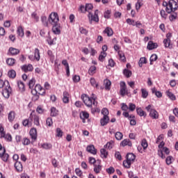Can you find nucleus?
Masks as SVG:
<instances>
[{
  "instance_id": "1",
  "label": "nucleus",
  "mask_w": 178,
  "mask_h": 178,
  "mask_svg": "<svg viewBox=\"0 0 178 178\" xmlns=\"http://www.w3.org/2000/svg\"><path fill=\"white\" fill-rule=\"evenodd\" d=\"M93 8L94 7L92 6V4L91 3H88L86 5V12H88V17L90 24H92V22H95V23L99 22V17H98V10H96L95 11L94 15L91 12H90V10H92Z\"/></svg>"
},
{
  "instance_id": "2",
  "label": "nucleus",
  "mask_w": 178,
  "mask_h": 178,
  "mask_svg": "<svg viewBox=\"0 0 178 178\" xmlns=\"http://www.w3.org/2000/svg\"><path fill=\"white\" fill-rule=\"evenodd\" d=\"M163 6L166 8L165 12H167L168 13L176 12V10H177L178 9L177 2H176L175 0H170L168 3L166 1H163Z\"/></svg>"
},
{
  "instance_id": "3",
  "label": "nucleus",
  "mask_w": 178,
  "mask_h": 178,
  "mask_svg": "<svg viewBox=\"0 0 178 178\" xmlns=\"http://www.w3.org/2000/svg\"><path fill=\"white\" fill-rule=\"evenodd\" d=\"M81 98L83 102V104H85L88 108H92V105H94V106H97V104H98L97 102H95V98L94 97H89L88 95L86 94H83Z\"/></svg>"
},
{
  "instance_id": "4",
  "label": "nucleus",
  "mask_w": 178,
  "mask_h": 178,
  "mask_svg": "<svg viewBox=\"0 0 178 178\" xmlns=\"http://www.w3.org/2000/svg\"><path fill=\"white\" fill-rule=\"evenodd\" d=\"M49 24L51 26L59 24V15L56 13H51L49 16Z\"/></svg>"
},
{
  "instance_id": "5",
  "label": "nucleus",
  "mask_w": 178,
  "mask_h": 178,
  "mask_svg": "<svg viewBox=\"0 0 178 178\" xmlns=\"http://www.w3.org/2000/svg\"><path fill=\"white\" fill-rule=\"evenodd\" d=\"M146 111L149 113V116L152 119H158L159 118V114L158 113V111L152 108V106L148 105L145 108Z\"/></svg>"
},
{
  "instance_id": "6",
  "label": "nucleus",
  "mask_w": 178,
  "mask_h": 178,
  "mask_svg": "<svg viewBox=\"0 0 178 178\" xmlns=\"http://www.w3.org/2000/svg\"><path fill=\"white\" fill-rule=\"evenodd\" d=\"M31 92L33 95H37V94H39V95H45V89L41 87V85L37 84L35 86V88L31 90Z\"/></svg>"
},
{
  "instance_id": "7",
  "label": "nucleus",
  "mask_w": 178,
  "mask_h": 178,
  "mask_svg": "<svg viewBox=\"0 0 178 178\" xmlns=\"http://www.w3.org/2000/svg\"><path fill=\"white\" fill-rule=\"evenodd\" d=\"M0 158L3 161V162H8L9 159V154L6 153L5 147H2V145L0 144Z\"/></svg>"
},
{
  "instance_id": "8",
  "label": "nucleus",
  "mask_w": 178,
  "mask_h": 178,
  "mask_svg": "<svg viewBox=\"0 0 178 178\" xmlns=\"http://www.w3.org/2000/svg\"><path fill=\"white\" fill-rule=\"evenodd\" d=\"M12 94V88L10 87V84H8L7 86L4 87V89L2 90V95L4 98L7 99L10 97Z\"/></svg>"
},
{
  "instance_id": "9",
  "label": "nucleus",
  "mask_w": 178,
  "mask_h": 178,
  "mask_svg": "<svg viewBox=\"0 0 178 178\" xmlns=\"http://www.w3.org/2000/svg\"><path fill=\"white\" fill-rule=\"evenodd\" d=\"M41 58L40 49L38 48H35L34 50V56L33 55L29 56V59L30 60H37V62H40V59Z\"/></svg>"
},
{
  "instance_id": "10",
  "label": "nucleus",
  "mask_w": 178,
  "mask_h": 178,
  "mask_svg": "<svg viewBox=\"0 0 178 178\" xmlns=\"http://www.w3.org/2000/svg\"><path fill=\"white\" fill-rule=\"evenodd\" d=\"M0 138H5L7 141H12V135L9 134L6 135L3 127H0Z\"/></svg>"
},
{
  "instance_id": "11",
  "label": "nucleus",
  "mask_w": 178,
  "mask_h": 178,
  "mask_svg": "<svg viewBox=\"0 0 178 178\" xmlns=\"http://www.w3.org/2000/svg\"><path fill=\"white\" fill-rule=\"evenodd\" d=\"M120 94L122 97H124L127 94V86H126V82L124 81L120 82Z\"/></svg>"
},
{
  "instance_id": "12",
  "label": "nucleus",
  "mask_w": 178,
  "mask_h": 178,
  "mask_svg": "<svg viewBox=\"0 0 178 178\" xmlns=\"http://www.w3.org/2000/svg\"><path fill=\"white\" fill-rule=\"evenodd\" d=\"M29 119H31V122H33V123L35 126H40V117L38 115L31 113Z\"/></svg>"
},
{
  "instance_id": "13",
  "label": "nucleus",
  "mask_w": 178,
  "mask_h": 178,
  "mask_svg": "<svg viewBox=\"0 0 178 178\" xmlns=\"http://www.w3.org/2000/svg\"><path fill=\"white\" fill-rule=\"evenodd\" d=\"M29 134L32 140V143H35V141H37V129L32 128L29 131Z\"/></svg>"
},
{
  "instance_id": "14",
  "label": "nucleus",
  "mask_w": 178,
  "mask_h": 178,
  "mask_svg": "<svg viewBox=\"0 0 178 178\" xmlns=\"http://www.w3.org/2000/svg\"><path fill=\"white\" fill-rule=\"evenodd\" d=\"M21 69L25 73H27L29 72H33V70H34V67H33V65L31 64L24 65L21 67Z\"/></svg>"
},
{
  "instance_id": "15",
  "label": "nucleus",
  "mask_w": 178,
  "mask_h": 178,
  "mask_svg": "<svg viewBox=\"0 0 178 178\" xmlns=\"http://www.w3.org/2000/svg\"><path fill=\"white\" fill-rule=\"evenodd\" d=\"M70 95L67 91L63 92V102L64 104H69Z\"/></svg>"
},
{
  "instance_id": "16",
  "label": "nucleus",
  "mask_w": 178,
  "mask_h": 178,
  "mask_svg": "<svg viewBox=\"0 0 178 178\" xmlns=\"http://www.w3.org/2000/svg\"><path fill=\"white\" fill-rule=\"evenodd\" d=\"M156 48H158V44L154 43L152 41H149L147 44V49H149V51H152V49H156Z\"/></svg>"
},
{
  "instance_id": "17",
  "label": "nucleus",
  "mask_w": 178,
  "mask_h": 178,
  "mask_svg": "<svg viewBox=\"0 0 178 178\" xmlns=\"http://www.w3.org/2000/svg\"><path fill=\"white\" fill-rule=\"evenodd\" d=\"M100 123L102 126H106L108 123H109V117L108 116H103V118L100 120Z\"/></svg>"
},
{
  "instance_id": "18",
  "label": "nucleus",
  "mask_w": 178,
  "mask_h": 178,
  "mask_svg": "<svg viewBox=\"0 0 178 178\" xmlns=\"http://www.w3.org/2000/svg\"><path fill=\"white\" fill-rule=\"evenodd\" d=\"M60 25L57 24V25H53L52 31L54 34H60Z\"/></svg>"
},
{
  "instance_id": "19",
  "label": "nucleus",
  "mask_w": 178,
  "mask_h": 178,
  "mask_svg": "<svg viewBox=\"0 0 178 178\" xmlns=\"http://www.w3.org/2000/svg\"><path fill=\"white\" fill-rule=\"evenodd\" d=\"M86 151L88 152H90V154H92L93 155H95L97 154V149H95V147L94 145H89L86 147Z\"/></svg>"
},
{
  "instance_id": "20",
  "label": "nucleus",
  "mask_w": 178,
  "mask_h": 178,
  "mask_svg": "<svg viewBox=\"0 0 178 178\" xmlns=\"http://www.w3.org/2000/svg\"><path fill=\"white\" fill-rule=\"evenodd\" d=\"M41 22L44 27H49V21L46 16L41 17Z\"/></svg>"
},
{
  "instance_id": "21",
  "label": "nucleus",
  "mask_w": 178,
  "mask_h": 178,
  "mask_svg": "<svg viewBox=\"0 0 178 178\" xmlns=\"http://www.w3.org/2000/svg\"><path fill=\"white\" fill-rule=\"evenodd\" d=\"M62 65L65 66L67 76H70V70L69 69V63L67 60H63Z\"/></svg>"
},
{
  "instance_id": "22",
  "label": "nucleus",
  "mask_w": 178,
  "mask_h": 178,
  "mask_svg": "<svg viewBox=\"0 0 178 178\" xmlns=\"http://www.w3.org/2000/svg\"><path fill=\"white\" fill-rule=\"evenodd\" d=\"M103 33H104V34H107L108 37H112V35H113V30L110 27H106Z\"/></svg>"
},
{
  "instance_id": "23",
  "label": "nucleus",
  "mask_w": 178,
  "mask_h": 178,
  "mask_svg": "<svg viewBox=\"0 0 178 178\" xmlns=\"http://www.w3.org/2000/svg\"><path fill=\"white\" fill-rule=\"evenodd\" d=\"M15 168L17 172H22L23 170V165H22L20 161L15 162Z\"/></svg>"
},
{
  "instance_id": "24",
  "label": "nucleus",
  "mask_w": 178,
  "mask_h": 178,
  "mask_svg": "<svg viewBox=\"0 0 178 178\" xmlns=\"http://www.w3.org/2000/svg\"><path fill=\"white\" fill-rule=\"evenodd\" d=\"M120 145H122V147H126V145H128V147H131L133 144L129 139H124L121 142Z\"/></svg>"
},
{
  "instance_id": "25",
  "label": "nucleus",
  "mask_w": 178,
  "mask_h": 178,
  "mask_svg": "<svg viewBox=\"0 0 178 178\" xmlns=\"http://www.w3.org/2000/svg\"><path fill=\"white\" fill-rule=\"evenodd\" d=\"M9 52L13 56L19 55V54H20V50H19V49H17L16 48L10 47Z\"/></svg>"
},
{
  "instance_id": "26",
  "label": "nucleus",
  "mask_w": 178,
  "mask_h": 178,
  "mask_svg": "<svg viewBox=\"0 0 178 178\" xmlns=\"http://www.w3.org/2000/svg\"><path fill=\"white\" fill-rule=\"evenodd\" d=\"M17 86H18L19 90V91H21V92H23L24 91H25L26 88L24 86V83H23V81H18Z\"/></svg>"
},
{
  "instance_id": "27",
  "label": "nucleus",
  "mask_w": 178,
  "mask_h": 178,
  "mask_svg": "<svg viewBox=\"0 0 178 178\" xmlns=\"http://www.w3.org/2000/svg\"><path fill=\"white\" fill-rule=\"evenodd\" d=\"M90 83L92 87H95V88H99V83L98 82H97V81H95V78H90Z\"/></svg>"
},
{
  "instance_id": "28",
  "label": "nucleus",
  "mask_w": 178,
  "mask_h": 178,
  "mask_svg": "<svg viewBox=\"0 0 178 178\" xmlns=\"http://www.w3.org/2000/svg\"><path fill=\"white\" fill-rule=\"evenodd\" d=\"M127 159L133 163L136 160V155L133 153H129L127 155Z\"/></svg>"
},
{
  "instance_id": "29",
  "label": "nucleus",
  "mask_w": 178,
  "mask_h": 178,
  "mask_svg": "<svg viewBox=\"0 0 178 178\" xmlns=\"http://www.w3.org/2000/svg\"><path fill=\"white\" fill-rule=\"evenodd\" d=\"M59 111L55 107H51L50 116L55 118V116H58Z\"/></svg>"
},
{
  "instance_id": "30",
  "label": "nucleus",
  "mask_w": 178,
  "mask_h": 178,
  "mask_svg": "<svg viewBox=\"0 0 178 178\" xmlns=\"http://www.w3.org/2000/svg\"><path fill=\"white\" fill-rule=\"evenodd\" d=\"M104 84L105 86V90H111V86L112 83L109 81V79H105L104 81Z\"/></svg>"
},
{
  "instance_id": "31",
  "label": "nucleus",
  "mask_w": 178,
  "mask_h": 178,
  "mask_svg": "<svg viewBox=\"0 0 178 178\" xmlns=\"http://www.w3.org/2000/svg\"><path fill=\"white\" fill-rule=\"evenodd\" d=\"M152 94H155V95H156V97H157V98H161V97H162V92H161V91L156 90V88H152Z\"/></svg>"
},
{
  "instance_id": "32",
  "label": "nucleus",
  "mask_w": 178,
  "mask_h": 178,
  "mask_svg": "<svg viewBox=\"0 0 178 178\" xmlns=\"http://www.w3.org/2000/svg\"><path fill=\"white\" fill-rule=\"evenodd\" d=\"M17 33L19 37H24V30L23 29V27L19 26Z\"/></svg>"
},
{
  "instance_id": "33",
  "label": "nucleus",
  "mask_w": 178,
  "mask_h": 178,
  "mask_svg": "<svg viewBox=\"0 0 178 178\" xmlns=\"http://www.w3.org/2000/svg\"><path fill=\"white\" fill-rule=\"evenodd\" d=\"M166 95L170 99H172V101H176V96L172 92L169 90L166 91Z\"/></svg>"
},
{
  "instance_id": "34",
  "label": "nucleus",
  "mask_w": 178,
  "mask_h": 178,
  "mask_svg": "<svg viewBox=\"0 0 178 178\" xmlns=\"http://www.w3.org/2000/svg\"><path fill=\"white\" fill-rule=\"evenodd\" d=\"M131 161H129L128 159L123 161V166L127 169H130V166H131Z\"/></svg>"
},
{
  "instance_id": "35",
  "label": "nucleus",
  "mask_w": 178,
  "mask_h": 178,
  "mask_svg": "<svg viewBox=\"0 0 178 178\" xmlns=\"http://www.w3.org/2000/svg\"><path fill=\"white\" fill-rule=\"evenodd\" d=\"M101 158H108V152L105 149H100Z\"/></svg>"
},
{
  "instance_id": "36",
  "label": "nucleus",
  "mask_w": 178,
  "mask_h": 178,
  "mask_svg": "<svg viewBox=\"0 0 178 178\" xmlns=\"http://www.w3.org/2000/svg\"><path fill=\"white\" fill-rule=\"evenodd\" d=\"M6 63L8 66H13L16 63V60L15 58H8L6 60Z\"/></svg>"
},
{
  "instance_id": "37",
  "label": "nucleus",
  "mask_w": 178,
  "mask_h": 178,
  "mask_svg": "<svg viewBox=\"0 0 178 178\" xmlns=\"http://www.w3.org/2000/svg\"><path fill=\"white\" fill-rule=\"evenodd\" d=\"M7 86H9V81L0 79V88H3Z\"/></svg>"
},
{
  "instance_id": "38",
  "label": "nucleus",
  "mask_w": 178,
  "mask_h": 178,
  "mask_svg": "<svg viewBox=\"0 0 178 178\" xmlns=\"http://www.w3.org/2000/svg\"><path fill=\"white\" fill-rule=\"evenodd\" d=\"M8 75L10 79H15L16 77V71L11 70L8 71Z\"/></svg>"
},
{
  "instance_id": "39",
  "label": "nucleus",
  "mask_w": 178,
  "mask_h": 178,
  "mask_svg": "<svg viewBox=\"0 0 178 178\" xmlns=\"http://www.w3.org/2000/svg\"><path fill=\"white\" fill-rule=\"evenodd\" d=\"M94 172L95 173H99V172H101V170H102V166L101 165H94Z\"/></svg>"
},
{
  "instance_id": "40",
  "label": "nucleus",
  "mask_w": 178,
  "mask_h": 178,
  "mask_svg": "<svg viewBox=\"0 0 178 178\" xmlns=\"http://www.w3.org/2000/svg\"><path fill=\"white\" fill-rule=\"evenodd\" d=\"M97 70V67L92 65L89 68L88 70V73L89 74H90L91 76H92V74H95V71Z\"/></svg>"
},
{
  "instance_id": "41",
  "label": "nucleus",
  "mask_w": 178,
  "mask_h": 178,
  "mask_svg": "<svg viewBox=\"0 0 178 178\" xmlns=\"http://www.w3.org/2000/svg\"><path fill=\"white\" fill-rule=\"evenodd\" d=\"M136 112L138 113V115H139V116H146L147 115L145 114V112H144V111H143V109L141 108H136Z\"/></svg>"
},
{
  "instance_id": "42",
  "label": "nucleus",
  "mask_w": 178,
  "mask_h": 178,
  "mask_svg": "<svg viewBox=\"0 0 178 178\" xmlns=\"http://www.w3.org/2000/svg\"><path fill=\"white\" fill-rule=\"evenodd\" d=\"M41 147L44 148V149H51L52 145L51 143H43L41 145Z\"/></svg>"
},
{
  "instance_id": "43",
  "label": "nucleus",
  "mask_w": 178,
  "mask_h": 178,
  "mask_svg": "<svg viewBox=\"0 0 178 178\" xmlns=\"http://www.w3.org/2000/svg\"><path fill=\"white\" fill-rule=\"evenodd\" d=\"M147 63V58L145 57L140 58L138 65L140 67H143V65Z\"/></svg>"
},
{
  "instance_id": "44",
  "label": "nucleus",
  "mask_w": 178,
  "mask_h": 178,
  "mask_svg": "<svg viewBox=\"0 0 178 178\" xmlns=\"http://www.w3.org/2000/svg\"><path fill=\"white\" fill-rule=\"evenodd\" d=\"M105 58H106V53L105 51H102L99 56V60H100V62H104Z\"/></svg>"
},
{
  "instance_id": "45",
  "label": "nucleus",
  "mask_w": 178,
  "mask_h": 178,
  "mask_svg": "<svg viewBox=\"0 0 178 178\" xmlns=\"http://www.w3.org/2000/svg\"><path fill=\"white\" fill-rule=\"evenodd\" d=\"M123 74L127 76V79H129V77H130L132 74L131 71L127 70V69H124L123 71Z\"/></svg>"
},
{
  "instance_id": "46",
  "label": "nucleus",
  "mask_w": 178,
  "mask_h": 178,
  "mask_svg": "<svg viewBox=\"0 0 178 178\" xmlns=\"http://www.w3.org/2000/svg\"><path fill=\"white\" fill-rule=\"evenodd\" d=\"M9 122H13L15 120V112L10 111L8 114Z\"/></svg>"
},
{
  "instance_id": "47",
  "label": "nucleus",
  "mask_w": 178,
  "mask_h": 178,
  "mask_svg": "<svg viewBox=\"0 0 178 178\" xmlns=\"http://www.w3.org/2000/svg\"><path fill=\"white\" fill-rule=\"evenodd\" d=\"M123 116H124V118H127L129 119V120H130V119H134L136 118V116L133 115H129V112H124L122 113Z\"/></svg>"
},
{
  "instance_id": "48",
  "label": "nucleus",
  "mask_w": 178,
  "mask_h": 178,
  "mask_svg": "<svg viewBox=\"0 0 178 178\" xmlns=\"http://www.w3.org/2000/svg\"><path fill=\"white\" fill-rule=\"evenodd\" d=\"M141 92H142V98H147L148 97V91L145 88H142L141 89Z\"/></svg>"
},
{
  "instance_id": "49",
  "label": "nucleus",
  "mask_w": 178,
  "mask_h": 178,
  "mask_svg": "<svg viewBox=\"0 0 178 178\" xmlns=\"http://www.w3.org/2000/svg\"><path fill=\"white\" fill-rule=\"evenodd\" d=\"M80 118L81 119H88V118H90V114L84 111L82 113V114L80 115Z\"/></svg>"
},
{
  "instance_id": "50",
  "label": "nucleus",
  "mask_w": 178,
  "mask_h": 178,
  "mask_svg": "<svg viewBox=\"0 0 178 178\" xmlns=\"http://www.w3.org/2000/svg\"><path fill=\"white\" fill-rule=\"evenodd\" d=\"M163 44L165 48H170V39H165L163 40Z\"/></svg>"
},
{
  "instance_id": "51",
  "label": "nucleus",
  "mask_w": 178,
  "mask_h": 178,
  "mask_svg": "<svg viewBox=\"0 0 178 178\" xmlns=\"http://www.w3.org/2000/svg\"><path fill=\"white\" fill-rule=\"evenodd\" d=\"M104 148H108V149H112L113 148V141H110L104 145Z\"/></svg>"
},
{
  "instance_id": "52",
  "label": "nucleus",
  "mask_w": 178,
  "mask_h": 178,
  "mask_svg": "<svg viewBox=\"0 0 178 178\" xmlns=\"http://www.w3.org/2000/svg\"><path fill=\"white\" fill-rule=\"evenodd\" d=\"M115 138L116 140H122V138H123V134H122L121 132H117L115 133Z\"/></svg>"
},
{
  "instance_id": "53",
  "label": "nucleus",
  "mask_w": 178,
  "mask_h": 178,
  "mask_svg": "<svg viewBox=\"0 0 178 178\" xmlns=\"http://www.w3.org/2000/svg\"><path fill=\"white\" fill-rule=\"evenodd\" d=\"M158 59V56L156 54H152L150 57V65H152V62H155Z\"/></svg>"
},
{
  "instance_id": "54",
  "label": "nucleus",
  "mask_w": 178,
  "mask_h": 178,
  "mask_svg": "<svg viewBox=\"0 0 178 178\" xmlns=\"http://www.w3.org/2000/svg\"><path fill=\"white\" fill-rule=\"evenodd\" d=\"M128 109L129 111H131V112H134V111L136 110V104H134L133 103H129V106H128Z\"/></svg>"
},
{
  "instance_id": "55",
  "label": "nucleus",
  "mask_w": 178,
  "mask_h": 178,
  "mask_svg": "<svg viewBox=\"0 0 178 178\" xmlns=\"http://www.w3.org/2000/svg\"><path fill=\"white\" fill-rule=\"evenodd\" d=\"M46 124L47 126H49V127H51L52 124H54V122L52 121V118H48L46 120Z\"/></svg>"
},
{
  "instance_id": "56",
  "label": "nucleus",
  "mask_w": 178,
  "mask_h": 178,
  "mask_svg": "<svg viewBox=\"0 0 178 178\" xmlns=\"http://www.w3.org/2000/svg\"><path fill=\"white\" fill-rule=\"evenodd\" d=\"M140 146L143 147V149L148 148V143H147V140L145 139L143 140Z\"/></svg>"
},
{
  "instance_id": "57",
  "label": "nucleus",
  "mask_w": 178,
  "mask_h": 178,
  "mask_svg": "<svg viewBox=\"0 0 178 178\" xmlns=\"http://www.w3.org/2000/svg\"><path fill=\"white\" fill-rule=\"evenodd\" d=\"M63 136V131H62V129L60 128L56 129V137H62Z\"/></svg>"
},
{
  "instance_id": "58",
  "label": "nucleus",
  "mask_w": 178,
  "mask_h": 178,
  "mask_svg": "<svg viewBox=\"0 0 178 178\" xmlns=\"http://www.w3.org/2000/svg\"><path fill=\"white\" fill-rule=\"evenodd\" d=\"M30 143H31V141H30V139L28 138H24L22 140L23 145H29Z\"/></svg>"
},
{
  "instance_id": "59",
  "label": "nucleus",
  "mask_w": 178,
  "mask_h": 178,
  "mask_svg": "<svg viewBox=\"0 0 178 178\" xmlns=\"http://www.w3.org/2000/svg\"><path fill=\"white\" fill-rule=\"evenodd\" d=\"M35 84V79H32L29 82V88H33L34 87V85Z\"/></svg>"
},
{
  "instance_id": "60",
  "label": "nucleus",
  "mask_w": 178,
  "mask_h": 178,
  "mask_svg": "<svg viewBox=\"0 0 178 178\" xmlns=\"http://www.w3.org/2000/svg\"><path fill=\"white\" fill-rule=\"evenodd\" d=\"M127 23L130 26H136V22L130 18L127 19Z\"/></svg>"
},
{
  "instance_id": "61",
  "label": "nucleus",
  "mask_w": 178,
  "mask_h": 178,
  "mask_svg": "<svg viewBox=\"0 0 178 178\" xmlns=\"http://www.w3.org/2000/svg\"><path fill=\"white\" fill-rule=\"evenodd\" d=\"M102 115L104 116H108V115H109V111L108 110V108H104L102 110Z\"/></svg>"
},
{
  "instance_id": "62",
  "label": "nucleus",
  "mask_w": 178,
  "mask_h": 178,
  "mask_svg": "<svg viewBox=\"0 0 178 178\" xmlns=\"http://www.w3.org/2000/svg\"><path fill=\"white\" fill-rule=\"evenodd\" d=\"M31 17H32V19H34L35 20V22H38L40 20V17H38V15H37V13H33L31 14Z\"/></svg>"
},
{
  "instance_id": "63",
  "label": "nucleus",
  "mask_w": 178,
  "mask_h": 178,
  "mask_svg": "<svg viewBox=\"0 0 178 178\" xmlns=\"http://www.w3.org/2000/svg\"><path fill=\"white\" fill-rule=\"evenodd\" d=\"M177 17V14L173 13L170 15L169 19L170 22H173V20H176Z\"/></svg>"
},
{
  "instance_id": "64",
  "label": "nucleus",
  "mask_w": 178,
  "mask_h": 178,
  "mask_svg": "<svg viewBox=\"0 0 178 178\" xmlns=\"http://www.w3.org/2000/svg\"><path fill=\"white\" fill-rule=\"evenodd\" d=\"M31 124V120L30 118H29V120H24L23 122H22V124L23 126H29V124Z\"/></svg>"
}]
</instances>
